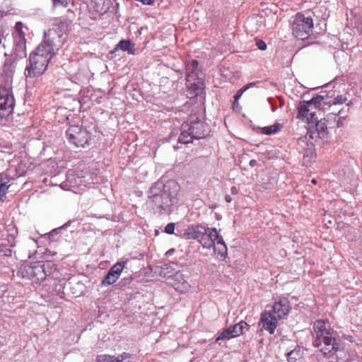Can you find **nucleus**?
<instances>
[{
  "mask_svg": "<svg viewBox=\"0 0 362 362\" xmlns=\"http://www.w3.org/2000/svg\"><path fill=\"white\" fill-rule=\"evenodd\" d=\"M180 191L179 185L174 180L164 183L158 181L150 188L146 204L158 216L169 215L172 212L174 201Z\"/></svg>",
  "mask_w": 362,
  "mask_h": 362,
  "instance_id": "obj_1",
  "label": "nucleus"
},
{
  "mask_svg": "<svg viewBox=\"0 0 362 362\" xmlns=\"http://www.w3.org/2000/svg\"><path fill=\"white\" fill-rule=\"evenodd\" d=\"M180 130L178 141L187 144L192 143L194 139L206 137L209 133V127L197 116L191 115L189 120L182 124Z\"/></svg>",
  "mask_w": 362,
  "mask_h": 362,
  "instance_id": "obj_2",
  "label": "nucleus"
},
{
  "mask_svg": "<svg viewBox=\"0 0 362 362\" xmlns=\"http://www.w3.org/2000/svg\"><path fill=\"white\" fill-rule=\"evenodd\" d=\"M43 45H39L29 57V64L25 69V76L27 78H37L42 75L47 69L49 60L52 58Z\"/></svg>",
  "mask_w": 362,
  "mask_h": 362,
  "instance_id": "obj_3",
  "label": "nucleus"
},
{
  "mask_svg": "<svg viewBox=\"0 0 362 362\" xmlns=\"http://www.w3.org/2000/svg\"><path fill=\"white\" fill-rule=\"evenodd\" d=\"M67 24L62 22L56 27L45 32L44 40L40 45H43L45 50L55 56L67 40Z\"/></svg>",
  "mask_w": 362,
  "mask_h": 362,
  "instance_id": "obj_4",
  "label": "nucleus"
},
{
  "mask_svg": "<svg viewBox=\"0 0 362 362\" xmlns=\"http://www.w3.org/2000/svg\"><path fill=\"white\" fill-rule=\"evenodd\" d=\"M186 81L191 86L194 95L202 93L204 86V74L199 66V62L196 59L187 60L185 62Z\"/></svg>",
  "mask_w": 362,
  "mask_h": 362,
  "instance_id": "obj_5",
  "label": "nucleus"
},
{
  "mask_svg": "<svg viewBox=\"0 0 362 362\" xmlns=\"http://www.w3.org/2000/svg\"><path fill=\"white\" fill-rule=\"evenodd\" d=\"M6 59L3 65V72L11 76L15 72L16 64L26 57V43L13 41V47L9 53L5 52Z\"/></svg>",
  "mask_w": 362,
  "mask_h": 362,
  "instance_id": "obj_6",
  "label": "nucleus"
},
{
  "mask_svg": "<svg viewBox=\"0 0 362 362\" xmlns=\"http://www.w3.org/2000/svg\"><path fill=\"white\" fill-rule=\"evenodd\" d=\"M308 14V12L296 13L292 23L293 35L302 40L308 39L313 33V20Z\"/></svg>",
  "mask_w": 362,
  "mask_h": 362,
  "instance_id": "obj_7",
  "label": "nucleus"
},
{
  "mask_svg": "<svg viewBox=\"0 0 362 362\" xmlns=\"http://www.w3.org/2000/svg\"><path fill=\"white\" fill-rule=\"evenodd\" d=\"M313 329L316 336L313 344L317 349V351L322 349L336 339L337 333L331 329H327L324 320H316L314 322Z\"/></svg>",
  "mask_w": 362,
  "mask_h": 362,
  "instance_id": "obj_8",
  "label": "nucleus"
},
{
  "mask_svg": "<svg viewBox=\"0 0 362 362\" xmlns=\"http://www.w3.org/2000/svg\"><path fill=\"white\" fill-rule=\"evenodd\" d=\"M160 274L167 280H172L170 284L177 292L184 293L189 290L190 285L185 279V275L180 271H175L170 264H164L161 268Z\"/></svg>",
  "mask_w": 362,
  "mask_h": 362,
  "instance_id": "obj_9",
  "label": "nucleus"
},
{
  "mask_svg": "<svg viewBox=\"0 0 362 362\" xmlns=\"http://www.w3.org/2000/svg\"><path fill=\"white\" fill-rule=\"evenodd\" d=\"M16 275L22 279L31 280L34 283H40L45 279V269L42 267V262L22 265L17 271Z\"/></svg>",
  "mask_w": 362,
  "mask_h": 362,
  "instance_id": "obj_10",
  "label": "nucleus"
},
{
  "mask_svg": "<svg viewBox=\"0 0 362 362\" xmlns=\"http://www.w3.org/2000/svg\"><path fill=\"white\" fill-rule=\"evenodd\" d=\"M68 141L77 147H85L91 139L90 133L80 125H71L66 132Z\"/></svg>",
  "mask_w": 362,
  "mask_h": 362,
  "instance_id": "obj_11",
  "label": "nucleus"
},
{
  "mask_svg": "<svg viewBox=\"0 0 362 362\" xmlns=\"http://www.w3.org/2000/svg\"><path fill=\"white\" fill-rule=\"evenodd\" d=\"M15 99L12 93L0 86V122L13 111Z\"/></svg>",
  "mask_w": 362,
  "mask_h": 362,
  "instance_id": "obj_12",
  "label": "nucleus"
},
{
  "mask_svg": "<svg viewBox=\"0 0 362 362\" xmlns=\"http://www.w3.org/2000/svg\"><path fill=\"white\" fill-rule=\"evenodd\" d=\"M325 99L326 98L322 95H317L310 100L300 102L297 107L296 117L305 120L308 117L309 113L322 105V101Z\"/></svg>",
  "mask_w": 362,
  "mask_h": 362,
  "instance_id": "obj_13",
  "label": "nucleus"
},
{
  "mask_svg": "<svg viewBox=\"0 0 362 362\" xmlns=\"http://www.w3.org/2000/svg\"><path fill=\"white\" fill-rule=\"evenodd\" d=\"M218 235L219 233H218L216 228L205 227L204 232H203V235H201V238L198 242L202 245L203 247L210 249L214 246V243L216 239L218 238Z\"/></svg>",
  "mask_w": 362,
  "mask_h": 362,
  "instance_id": "obj_14",
  "label": "nucleus"
},
{
  "mask_svg": "<svg viewBox=\"0 0 362 362\" xmlns=\"http://www.w3.org/2000/svg\"><path fill=\"white\" fill-rule=\"evenodd\" d=\"M315 128V132H311L310 137L312 139L314 138H320L325 139L327 137L328 128H333L334 126H332V123L330 120H327V117L324 119H320L318 122L314 125Z\"/></svg>",
  "mask_w": 362,
  "mask_h": 362,
  "instance_id": "obj_15",
  "label": "nucleus"
},
{
  "mask_svg": "<svg viewBox=\"0 0 362 362\" xmlns=\"http://www.w3.org/2000/svg\"><path fill=\"white\" fill-rule=\"evenodd\" d=\"M260 321L262 324V328L273 334L278 325L277 317L273 315L270 312L265 311L262 313Z\"/></svg>",
  "mask_w": 362,
  "mask_h": 362,
  "instance_id": "obj_16",
  "label": "nucleus"
},
{
  "mask_svg": "<svg viewBox=\"0 0 362 362\" xmlns=\"http://www.w3.org/2000/svg\"><path fill=\"white\" fill-rule=\"evenodd\" d=\"M291 306L289 301L286 298L280 299L276 301L273 305V312L276 315V317L282 319L290 312Z\"/></svg>",
  "mask_w": 362,
  "mask_h": 362,
  "instance_id": "obj_17",
  "label": "nucleus"
},
{
  "mask_svg": "<svg viewBox=\"0 0 362 362\" xmlns=\"http://www.w3.org/2000/svg\"><path fill=\"white\" fill-rule=\"evenodd\" d=\"M205 226L202 225H191L188 226L182 234V238L187 240H197L199 241L204 232Z\"/></svg>",
  "mask_w": 362,
  "mask_h": 362,
  "instance_id": "obj_18",
  "label": "nucleus"
},
{
  "mask_svg": "<svg viewBox=\"0 0 362 362\" xmlns=\"http://www.w3.org/2000/svg\"><path fill=\"white\" fill-rule=\"evenodd\" d=\"M119 49L127 52L129 54H134L135 51L134 44H133L129 40H121L115 47L112 50L110 51V54H114Z\"/></svg>",
  "mask_w": 362,
  "mask_h": 362,
  "instance_id": "obj_19",
  "label": "nucleus"
},
{
  "mask_svg": "<svg viewBox=\"0 0 362 362\" xmlns=\"http://www.w3.org/2000/svg\"><path fill=\"white\" fill-rule=\"evenodd\" d=\"M344 109H341L337 113H329L327 115V120H330L332 126L341 127L344 124L346 116L343 115Z\"/></svg>",
  "mask_w": 362,
  "mask_h": 362,
  "instance_id": "obj_20",
  "label": "nucleus"
},
{
  "mask_svg": "<svg viewBox=\"0 0 362 362\" xmlns=\"http://www.w3.org/2000/svg\"><path fill=\"white\" fill-rule=\"evenodd\" d=\"M12 178L6 173L0 174V200L6 196L7 191L11 186Z\"/></svg>",
  "mask_w": 362,
  "mask_h": 362,
  "instance_id": "obj_21",
  "label": "nucleus"
},
{
  "mask_svg": "<svg viewBox=\"0 0 362 362\" xmlns=\"http://www.w3.org/2000/svg\"><path fill=\"white\" fill-rule=\"evenodd\" d=\"M325 96L326 99L322 101V105H342L345 103L347 100V98L345 95H337V96L329 95L327 93L325 95H322Z\"/></svg>",
  "mask_w": 362,
  "mask_h": 362,
  "instance_id": "obj_22",
  "label": "nucleus"
},
{
  "mask_svg": "<svg viewBox=\"0 0 362 362\" xmlns=\"http://www.w3.org/2000/svg\"><path fill=\"white\" fill-rule=\"evenodd\" d=\"M42 267L45 269V279L52 276V278H58L57 264L52 261L42 262Z\"/></svg>",
  "mask_w": 362,
  "mask_h": 362,
  "instance_id": "obj_23",
  "label": "nucleus"
},
{
  "mask_svg": "<svg viewBox=\"0 0 362 362\" xmlns=\"http://www.w3.org/2000/svg\"><path fill=\"white\" fill-rule=\"evenodd\" d=\"M23 23L21 21L16 23L14 30L12 32L13 41L26 43L25 32L23 30Z\"/></svg>",
  "mask_w": 362,
  "mask_h": 362,
  "instance_id": "obj_24",
  "label": "nucleus"
},
{
  "mask_svg": "<svg viewBox=\"0 0 362 362\" xmlns=\"http://www.w3.org/2000/svg\"><path fill=\"white\" fill-rule=\"evenodd\" d=\"M228 329L231 332L232 337L235 338L243 334L245 329H249V325L246 322L241 320L238 323L229 326Z\"/></svg>",
  "mask_w": 362,
  "mask_h": 362,
  "instance_id": "obj_25",
  "label": "nucleus"
},
{
  "mask_svg": "<svg viewBox=\"0 0 362 362\" xmlns=\"http://www.w3.org/2000/svg\"><path fill=\"white\" fill-rule=\"evenodd\" d=\"M214 252L221 257H226L227 255V247L223 240V238L220 234L218 235V238L216 239L214 246H213Z\"/></svg>",
  "mask_w": 362,
  "mask_h": 362,
  "instance_id": "obj_26",
  "label": "nucleus"
},
{
  "mask_svg": "<svg viewBox=\"0 0 362 362\" xmlns=\"http://www.w3.org/2000/svg\"><path fill=\"white\" fill-rule=\"evenodd\" d=\"M303 351L296 346V348L287 354V360L288 362H304Z\"/></svg>",
  "mask_w": 362,
  "mask_h": 362,
  "instance_id": "obj_27",
  "label": "nucleus"
},
{
  "mask_svg": "<svg viewBox=\"0 0 362 362\" xmlns=\"http://www.w3.org/2000/svg\"><path fill=\"white\" fill-rule=\"evenodd\" d=\"M283 127V124L280 123H275L273 125L264 127H258L259 129V132L262 134L265 135H272L279 132Z\"/></svg>",
  "mask_w": 362,
  "mask_h": 362,
  "instance_id": "obj_28",
  "label": "nucleus"
},
{
  "mask_svg": "<svg viewBox=\"0 0 362 362\" xmlns=\"http://www.w3.org/2000/svg\"><path fill=\"white\" fill-rule=\"evenodd\" d=\"M8 244H0V253H2L4 256L6 257H11L12 250L11 247H13L16 245L14 238L11 237V240L8 239Z\"/></svg>",
  "mask_w": 362,
  "mask_h": 362,
  "instance_id": "obj_29",
  "label": "nucleus"
},
{
  "mask_svg": "<svg viewBox=\"0 0 362 362\" xmlns=\"http://www.w3.org/2000/svg\"><path fill=\"white\" fill-rule=\"evenodd\" d=\"M127 264V261L124 262H118L116 264H115L108 272L116 276L117 277L119 278V276Z\"/></svg>",
  "mask_w": 362,
  "mask_h": 362,
  "instance_id": "obj_30",
  "label": "nucleus"
},
{
  "mask_svg": "<svg viewBox=\"0 0 362 362\" xmlns=\"http://www.w3.org/2000/svg\"><path fill=\"white\" fill-rule=\"evenodd\" d=\"M81 181H82L81 178L76 177L74 172H69L67 174L66 182L64 185L66 186L67 183H69V187H72L79 185Z\"/></svg>",
  "mask_w": 362,
  "mask_h": 362,
  "instance_id": "obj_31",
  "label": "nucleus"
},
{
  "mask_svg": "<svg viewBox=\"0 0 362 362\" xmlns=\"http://www.w3.org/2000/svg\"><path fill=\"white\" fill-rule=\"evenodd\" d=\"M118 279H119L118 277H117L116 276H115L110 272H107V273L103 277V279L101 281V285L105 286L112 285L114 283H115Z\"/></svg>",
  "mask_w": 362,
  "mask_h": 362,
  "instance_id": "obj_32",
  "label": "nucleus"
},
{
  "mask_svg": "<svg viewBox=\"0 0 362 362\" xmlns=\"http://www.w3.org/2000/svg\"><path fill=\"white\" fill-rule=\"evenodd\" d=\"M230 339H233V337H232L231 332H230V329L228 327L226 329H224L220 333H218V335L216 339V341H226Z\"/></svg>",
  "mask_w": 362,
  "mask_h": 362,
  "instance_id": "obj_33",
  "label": "nucleus"
},
{
  "mask_svg": "<svg viewBox=\"0 0 362 362\" xmlns=\"http://www.w3.org/2000/svg\"><path fill=\"white\" fill-rule=\"evenodd\" d=\"M316 110H314L310 113H309L308 117H306L304 122H307L310 127H313L316 122H318L320 120L318 119V117L316 115Z\"/></svg>",
  "mask_w": 362,
  "mask_h": 362,
  "instance_id": "obj_34",
  "label": "nucleus"
},
{
  "mask_svg": "<svg viewBox=\"0 0 362 362\" xmlns=\"http://www.w3.org/2000/svg\"><path fill=\"white\" fill-rule=\"evenodd\" d=\"M96 362H119L115 356L99 355L97 356Z\"/></svg>",
  "mask_w": 362,
  "mask_h": 362,
  "instance_id": "obj_35",
  "label": "nucleus"
},
{
  "mask_svg": "<svg viewBox=\"0 0 362 362\" xmlns=\"http://www.w3.org/2000/svg\"><path fill=\"white\" fill-rule=\"evenodd\" d=\"M115 357L119 362H132V360L134 359V356L127 352H124Z\"/></svg>",
  "mask_w": 362,
  "mask_h": 362,
  "instance_id": "obj_36",
  "label": "nucleus"
},
{
  "mask_svg": "<svg viewBox=\"0 0 362 362\" xmlns=\"http://www.w3.org/2000/svg\"><path fill=\"white\" fill-rule=\"evenodd\" d=\"M71 221H68L67 223H64L62 226L61 227H59L57 228H55V229H53L49 233V238L51 239V238H54V236L57 235L59 233V231H61L62 229H65L68 227V226H69V223H70Z\"/></svg>",
  "mask_w": 362,
  "mask_h": 362,
  "instance_id": "obj_37",
  "label": "nucleus"
},
{
  "mask_svg": "<svg viewBox=\"0 0 362 362\" xmlns=\"http://www.w3.org/2000/svg\"><path fill=\"white\" fill-rule=\"evenodd\" d=\"M175 226L174 223H168L165 227L164 231L165 233L170 235L173 234L175 231Z\"/></svg>",
  "mask_w": 362,
  "mask_h": 362,
  "instance_id": "obj_38",
  "label": "nucleus"
},
{
  "mask_svg": "<svg viewBox=\"0 0 362 362\" xmlns=\"http://www.w3.org/2000/svg\"><path fill=\"white\" fill-rule=\"evenodd\" d=\"M245 91H246L245 88H244L243 87L237 91V93H235V95L233 97L234 98L233 105H235V103H238V101L241 98V96L243 95V94L244 93Z\"/></svg>",
  "mask_w": 362,
  "mask_h": 362,
  "instance_id": "obj_39",
  "label": "nucleus"
},
{
  "mask_svg": "<svg viewBox=\"0 0 362 362\" xmlns=\"http://www.w3.org/2000/svg\"><path fill=\"white\" fill-rule=\"evenodd\" d=\"M256 45L260 50H265L267 49V44L262 40H257Z\"/></svg>",
  "mask_w": 362,
  "mask_h": 362,
  "instance_id": "obj_40",
  "label": "nucleus"
},
{
  "mask_svg": "<svg viewBox=\"0 0 362 362\" xmlns=\"http://www.w3.org/2000/svg\"><path fill=\"white\" fill-rule=\"evenodd\" d=\"M230 192H231L232 194L235 195V194H237L238 193V188L235 186H233L230 188Z\"/></svg>",
  "mask_w": 362,
  "mask_h": 362,
  "instance_id": "obj_41",
  "label": "nucleus"
},
{
  "mask_svg": "<svg viewBox=\"0 0 362 362\" xmlns=\"http://www.w3.org/2000/svg\"><path fill=\"white\" fill-rule=\"evenodd\" d=\"M255 85V82L249 83L247 85L244 86L243 88H245V90H247L248 88L254 86Z\"/></svg>",
  "mask_w": 362,
  "mask_h": 362,
  "instance_id": "obj_42",
  "label": "nucleus"
},
{
  "mask_svg": "<svg viewBox=\"0 0 362 362\" xmlns=\"http://www.w3.org/2000/svg\"><path fill=\"white\" fill-rule=\"evenodd\" d=\"M257 164V161L255 159H252L250 161L249 163V165H250V167L253 168L255 166H256Z\"/></svg>",
  "mask_w": 362,
  "mask_h": 362,
  "instance_id": "obj_43",
  "label": "nucleus"
},
{
  "mask_svg": "<svg viewBox=\"0 0 362 362\" xmlns=\"http://www.w3.org/2000/svg\"><path fill=\"white\" fill-rule=\"evenodd\" d=\"M225 200L228 203H230L232 202V198L229 194H226L225 196Z\"/></svg>",
  "mask_w": 362,
  "mask_h": 362,
  "instance_id": "obj_44",
  "label": "nucleus"
},
{
  "mask_svg": "<svg viewBox=\"0 0 362 362\" xmlns=\"http://www.w3.org/2000/svg\"><path fill=\"white\" fill-rule=\"evenodd\" d=\"M311 182H312L313 184L315 185V184L317 183V180H316L315 179H313V180H311Z\"/></svg>",
  "mask_w": 362,
  "mask_h": 362,
  "instance_id": "obj_45",
  "label": "nucleus"
},
{
  "mask_svg": "<svg viewBox=\"0 0 362 362\" xmlns=\"http://www.w3.org/2000/svg\"><path fill=\"white\" fill-rule=\"evenodd\" d=\"M4 15H6V13H5V12H4V11H3V12L0 13V16H1V17H3Z\"/></svg>",
  "mask_w": 362,
  "mask_h": 362,
  "instance_id": "obj_46",
  "label": "nucleus"
},
{
  "mask_svg": "<svg viewBox=\"0 0 362 362\" xmlns=\"http://www.w3.org/2000/svg\"><path fill=\"white\" fill-rule=\"evenodd\" d=\"M351 102H349V103H348L346 104V106L348 107V110L349 109V107L351 105Z\"/></svg>",
  "mask_w": 362,
  "mask_h": 362,
  "instance_id": "obj_47",
  "label": "nucleus"
}]
</instances>
